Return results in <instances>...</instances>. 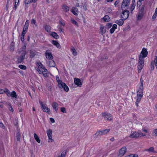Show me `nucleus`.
Listing matches in <instances>:
<instances>
[{
  "label": "nucleus",
  "mask_w": 157,
  "mask_h": 157,
  "mask_svg": "<svg viewBox=\"0 0 157 157\" xmlns=\"http://www.w3.org/2000/svg\"><path fill=\"white\" fill-rule=\"evenodd\" d=\"M148 54V52L147 49L145 48H143L142 49V51L140 53L139 56L145 58L147 56Z\"/></svg>",
  "instance_id": "6"
},
{
  "label": "nucleus",
  "mask_w": 157,
  "mask_h": 157,
  "mask_svg": "<svg viewBox=\"0 0 157 157\" xmlns=\"http://www.w3.org/2000/svg\"><path fill=\"white\" fill-rule=\"evenodd\" d=\"M136 4H131L129 7L130 10H134L135 9Z\"/></svg>",
  "instance_id": "49"
},
{
  "label": "nucleus",
  "mask_w": 157,
  "mask_h": 157,
  "mask_svg": "<svg viewBox=\"0 0 157 157\" xmlns=\"http://www.w3.org/2000/svg\"><path fill=\"white\" fill-rule=\"evenodd\" d=\"M36 0H25V4L26 6V5L28 4L29 3H32L33 2H36Z\"/></svg>",
  "instance_id": "25"
},
{
  "label": "nucleus",
  "mask_w": 157,
  "mask_h": 157,
  "mask_svg": "<svg viewBox=\"0 0 157 157\" xmlns=\"http://www.w3.org/2000/svg\"><path fill=\"white\" fill-rule=\"evenodd\" d=\"M19 52H21V55L20 56H22L23 57H24L25 58V55L26 54V51H19Z\"/></svg>",
  "instance_id": "39"
},
{
  "label": "nucleus",
  "mask_w": 157,
  "mask_h": 157,
  "mask_svg": "<svg viewBox=\"0 0 157 157\" xmlns=\"http://www.w3.org/2000/svg\"><path fill=\"white\" fill-rule=\"evenodd\" d=\"M74 82L75 84L79 87H81L82 85V83L80 79L78 78H75L74 79Z\"/></svg>",
  "instance_id": "8"
},
{
  "label": "nucleus",
  "mask_w": 157,
  "mask_h": 157,
  "mask_svg": "<svg viewBox=\"0 0 157 157\" xmlns=\"http://www.w3.org/2000/svg\"><path fill=\"white\" fill-rule=\"evenodd\" d=\"M62 9L64 12H67L69 11V7L66 5H63L62 6Z\"/></svg>",
  "instance_id": "21"
},
{
  "label": "nucleus",
  "mask_w": 157,
  "mask_h": 157,
  "mask_svg": "<svg viewBox=\"0 0 157 157\" xmlns=\"http://www.w3.org/2000/svg\"><path fill=\"white\" fill-rule=\"evenodd\" d=\"M48 142H52L54 141V140L52 139V136H51V137H48Z\"/></svg>",
  "instance_id": "53"
},
{
  "label": "nucleus",
  "mask_w": 157,
  "mask_h": 157,
  "mask_svg": "<svg viewBox=\"0 0 157 157\" xmlns=\"http://www.w3.org/2000/svg\"><path fill=\"white\" fill-rule=\"evenodd\" d=\"M71 51L72 52V54L75 56H76L77 55V52H76L75 49L74 47H72L71 49Z\"/></svg>",
  "instance_id": "34"
},
{
  "label": "nucleus",
  "mask_w": 157,
  "mask_h": 157,
  "mask_svg": "<svg viewBox=\"0 0 157 157\" xmlns=\"http://www.w3.org/2000/svg\"><path fill=\"white\" fill-rule=\"evenodd\" d=\"M144 14L138 13V14L137 17V19L138 20H140L143 17Z\"/></svg>",
  "instance_id": "36"
},
{
  "label": "nucleus",
  "mask_w": 157,
  "mask_h": 157,
  "mask_svg": "<svg viewBox=\"0 0 157 157\" xmlns=\"http://www.w3.org/2000/svg\"><path fill=\"white\" fill-rule=\"evenodd\" d=\"M52 107L55 110L56 112L57 113L58 110V104L56 102H53L52 104Z\"/></svg>",
  "instance_id": "11"
},
{
  "label": "nucleus",
  "mask_w": 157,
  "mask_h": 157,
  "mask_svg": "<svg viewBox=\"0 0 157 157\" xmlns=\"http://www.w3.org/2000/svg\"><path fill=\"white\" fill-rule=\"evenodd\" d=\"M29 23V20H27L25 22V25L24 26L23 31H24L25 32L27 33L28 29V28Z\"/></svg>",
  "instance_id": "12"
},
{
  "label": "nucleus",
  "mask_w": 157,
  "mask_h": 157,
  "mask_svg": "<svg viewBox=\"0 0 157 157\" xmlns=\"http://www.w3.org/2000/svg\"><path fill=\"white\" fill-rule=\"evenodd\" d=\"M157 16V13L156 12V13H155L152 16V19L154 20L155 19L156 17Z\"/></svg>",
  "instance_id": "56"
},
{
  "label": "nucleus",
  "mask_w": 157,
  "mask_h": 157,
  "mask_svg": "<svg viewBox=\"0 0 157 157\" xmlns=\"http://www.w3.org/2000/svg\"><path fill=\"white\" fill-rule=\"evenodd\" d=\"M155 64V67L157 69V56H155L154 60L152 61L151 63L150 67L151 70L153 71L154 69V64Z\"/></svg>",
  "instance_id": "5"
},
{
  "label": "nucleus",
  "mask_w": 157,
  "mask_h": 157,
  "mask_svg": "<svg viewBox=\"0 0 157 157\" xmlns=\"http://www.w3.org/2000/svg\"><path fill=\"white\" fill-rule=\"evenodd\" d=\"M129 137L132 138H136L139 137H140V132H135L133 133L130 135Z\"/></svg>",
  "instance_id": "7"
},
{
  "label": "nucleus",
  "mask_w": 157,
  "mask_h": 157,
  "mask_svg": "<svg viewBox=\"0 0 157 157\" xmlns=\"http://www.w3.org/2000/svg\"><path fill=\"white\" fill-rule=\"evenodd\" d=\"M16 137L17 140L19 141L20 140L21 135L20 132L18 130L16 133Z\"/></svg>",
  "instance_id": "31"
},
{
  "label": "nucleus",
  "mask_w": 157,
  "mask_h": 157,
  "mask_svg": "<svg viewBox=\"0 0 157 157\" xmlns=\"http://www.w3.org/2000/svg\"><path fill=\"white\" fill-rule=\"evenodd\" d=\"M102 19H103L105 22H109L110 21V18L109 16L107 15H105Z\"/></svg>",
  "instance_id": "28"
},
{
  "label": "nucleus",
  "mask_w": 157,
  "mask_h": 157,
  "mask_svg": "<svg viewBox=\"0 0 157 157\" xmlns=\"http://www.w3.org/2000/svg\"><path fill=\"white\" fill-rule=\"evenodd\" d=\"M25 58L22 56H19L17 58V63H21L22 62Z\"/></svg>",
  "instance_id": "20"
},
{
  "label": "nucleus",
  "mask_w": 157,
  "mask_h": 157,
  "mask_svg": "<svg viewBox=\"0 0 157 157\" xmlns=\"http://www.w3.org/2000/svg\"><path fill=\"white\" fill-rule=\"evenodd\" d=\"M34 137L35 140H36V142L40 143V139H39L38 136L35 133L34 134Z\"/></svg>",
  "instance_id": "30"
},
{
  "label": "nucleus",
  "mask_w": 157,
  "mask_h": 157,
  "mask_svg": "<svg viewBox=\"0 0 157 157\" xmlns=\"http://www.w3.org/2000/svg\"><path fill=\"white\" fill-rule=\"evenodd\" d=\"M60 110L63 113H67L66 109L64 107H61Z\"/></svg>",
  "instance_id": "50"
},
{
  "label": "nucleus",
  "mask_w": 157,
  "mask_h": 157,
  "mask_svg": "<svg viewBox=\"0 0 157 157\" xmlns=\"http://www.w3.org/2000/svg\"><path fill=\"white\" fill-rule=\"evenodd\" d=\"M31 23L32 24H35L36 23V20L34 19H32L31 20Z\"/></svg>",
  "instance_id": "59"
},
{
  "label": "nucleus",
  "mask_w": 157,
  "mask_h": 157,
  "mask_svg": "<svg viewBox=\"0 0 157 157\" xmlns=\"http://www.w3.org/2000/svg\"><path fill=\"white\" fill-rule=\"evenodd\" d=\"M115 29L113 27L110 30V33L111 34H113L114 32Z\"/></svg>",
  "instance_id": "55"
},
{
  "label": "nucleus",
  "mask_w": 157,
  "mask_h": 157,
  "mask_svg": "<svg viewBox=\"0 0 157 157\" xmlns=\"http://www.w3.org/2000/svg\"><path fill=\"white\" fill-rule=\"evenodd\" d=\"M144 6H142L141 8L140 9L139 13H143L144 11Z\"/></svg>",
  "instance_id": "47"
},
{
  "label": "nucleus",
  "mask_w": 157,
  "mask_h": 157,
  "mask_svg": "<svg viewBox=\"0 0 157 157\" xmlns=\"http://www.w3.org/2000/svg\"><path fill=\"white\" fill-rule=\"evenodd\" d=\"M9 110L10 111L13 112V109L12 106L11 105V104H9Z\"/></svg>",
  "instance_id": "54"
},
{
  "label": "nucleus",
  "mask_w": 157,
  "mask_h": 157,
  "mask_svg": "<svg viewBox=\"0 0 157 157\" xmlns=\"http://www.w3.org/2000/svg\"><path fill=\"white\" fill-rule=\"evenodd\" d=\"M58 83V86L60 88H63V85H64V84L65 83H64L62 82V81H61L60 82H59V83Z\"/></svg>",
  "instance_id": "42"
},
{
  "label": "nucleus",
  "mask_w": 157,
  "mask_h": 157,
  "mask_svg": "<svg viewBox=\"0 0 157 157\" xmlns=\"http://www.w3.org/2000/svg\"><path fill=\"white\" fill-rule=\"evenodd\" d=\"M14 43L13 42H12L10 44V50L11 51H13L14 50Z\"/></svg>",
  "instance_id": "40"
},
{
  "label": "nucleus",
  "mask_w": 157,
  "mask_h": 157,
  "mask_svg": "<svg viewBox=\"0 0 157 157\" xmlns=\"http://www.w3.org/2000/svg\"><path fill=\"white\" fill-rule=\"evenodd\" d=\"M71 22L73 24L75 25L77 27L78 26V22L75 20L74 19L72 18L71 19Z\"/></svg>",
  "instance_id": "38"
},
{
  "label": "nucleus",
  "mask_w": 157,
  "mask_h": 157,
  "mask_svg": "<svg viewBox=\"0 0 157 157\" xmlns=\"http://www.w3.org/2000/svg\"><path fill=\"white\" fill-rule=\"evenodd\" d=\"M18 67L21 69L24 70H25L26 69V67L25 66L22 65H19L18 66Z\"/></svg>",
  "instance_id": "45"
},
{
  "label": "nucleus",
  "mask_w": 157,
  "mask_h": 157,
  "mask_svg": "<svg viewBox=\"0 0 157 157\" xmlns=\"http://www.w3.org/2000/svg\"><path fill=\"white\" fill-rule=\"evenodd\" d=\"M139 60H138V63H142L143 64H144V58L141 57L140 56H139Z\"/></svg>",
  "instance_id": "26"
},
{
  "label": "nucleus",
  "mask_w": 157,
  "mask_h": 157,
  "mask_svg": "<svg viewBox=\"0 0 157 157\" xmlns=\"http://www.w3.org/2000/svg\"><path fill=\"white\" fill-rule=\"evenodd\" d=\"M142 98V97L137 96L136 100V101L137 102H140Z\"/></svg>",
  "instance_id": "51"
},
{
  "label": "nucleus",
  "mask_w": 157,
  "mask_h": 157,
  "mask_svg": "<svg viewBox=\"0 0 157 157\" xmlns=\"http://www.w3.org/2000/svg\"><path fill=\"white\" fill-rule=\"evenodd\" d=\"M50 35L56 39H58L59 37V36L55 32H52Z\"/></svg>",
  "instance_id": "23"
},
{
  "label": "nucleus",
  "mask_w": 157,
  "mask_h": 157,
  "mask_svg": "<svg viewBox=\"0 0 157 157\" xmlns=\"http://www.w3.org/2000/svg\"><path fill=\"white\" fill-rule=\"evenodd\" d=\"M4 93L6 94L9 97L10 92L9 90L7 88H5L4 89Z\"/></svg>",
  "instance_id": "29"
},
{
  "label": "nucleus",
  "mask_w": 157,
  "mask_h": 157,
  "mask_svg": "<svg viewBox=\"0 0 157 157\" xmlns=\"http://www.w3.org/2000/svg\"><path fill=\"white\" fill-rule=\"evenodd\" d=\"M120 1L119 0H117L115 1L114 3V5L116 6L119 3Z\"/></svg>",
  "instance_id": "62"
},
{
  "label": "nucleus",
  "mask_w": 157,
  "mask_h": 157,
  "mask_svg": "<svg viewBox=\"0 0 157 157\" xmlns=\"http://www.w3.org/2000/svg\"><path fill=\"white\" fill-rule=\"evenodd\" d=\"M45 55L46 58L48 59L49 60L52 59L53 58L51 52H46Z\"/></svg>",
  "instance_id": "13"
},
{
  "label": "nucleus",
  "mask_w": 157,
  "mask_h": 157,
  "mask_svg": "<svg viewBox=\"0 0 157 157\" xmlns=\"http://www.w3.org/2000/svg\"><path fill=\"white\" fill-rule=\"evenodd\" d=\"M46 133L48 137H50L51 136H52V131L51 129H49L47 130Z\"/></svg>",
  "instance_id": "32"
},
{
  "label": "nucleus",
  "mask_w": 157,
  "mask_h": 157,
  "mask_svg": "<svg viewBox=\"0 0 157 157\" xmlns=\"http://www.w3.org/2000/svg\"><path fill=\"white\" fill-rule=\"evenodd\" d=\"M63 89L64 91H66V92H68L69 91V88L68 87V86L66 85L65 83L64 84V85H63Z\"/></svg>",
  "instance_id": "41"
},
{
  "label": "nucleus",
  "mask_w": 157,
  "mask_h": 157,
  "mask_svg": "<svg viewBox=\"0 0 157 157\" xmlns=\"http://www.w3.org/2000/svg\"><path fill=\"white\" fill-rule=\"evenodd\" d=\"M0 127L4 129L5 128V126L0 121Z\"/></svg>",
  "instance_id": "58"
},
{
  "label": "nucleus",
  "mask_w": 157,
  "mask_h": 157,
  "mask_svg": "<svg viewBox=\"0 0 157 157\" xmlns=\"http://www.w3.org/2000/svg\"><path fill=\"white\" fill-rule=\"evenodd\" d=\"M83 8L84 10L86 11L87 10V5L86 3H85L84 4L83 6Z\"/></svg>",
  "instance_id": "60"
},
{
  "label": "nucleus",
  "mask_w": 157,
  "mask_h": 157,
  "mask_svg": "<svg viewBox=\"0 0 157 157\" xmlns=\"http://www.w3.org/2000/svg\"><path fill=\"white\" fill-rule=\"evenodd\" d=\"M43 69L44 71H43V73H42V74L44 76L45 78L48 77V71L47 69L45 68V67Z\"/></svg>",
  "instance_id": "19"
},
{
  "label": "nucleus",
  "mask_w": 157,
  "mask_h": 157,
  "mask_svg": "<svg viewBox=\"0 0 157 157\" xmlns=\"http://www.w3.org/2000/svg\"><path fill=\"white\" fill-rule=\"evenodd\" d=\"M56 80L58 83H59V82H60L62 81L60 80L59 79V77L58 75L57 76H56Z\"/></svg>",
  "instance_id": "57"
},
{
  "label": "nucleus",
  "mask_w": 157,
  "mask_h": 157,
  "mask_svg": "<svg viewBox=\"0 0 157 157\" xmlns=\"http://www.w3.org/2000/svg\"><path fill=\"white\" fill-rule=\"evenodd\" d=\"M10 96L13 98H17V95L16 93L14 91H13L12 92L10 93Z\"/></svg>",
  "instance_id": "24"
},
{
  "label": "nucleus",
  "mask_w": 157,
  "mask_h": 157,
  "mask_svg": "<svg viewBox=\"0 0 157 157\" xmlns=\"http://www.w3.org/2000/svg\"><path fill=\"white\" fill-rule=\"evenodd\" d=\"M52 43L59 48H61L59 44L57 41L53 40H52Z\"/></svg>",
  "instance_id": "16"
},
{
  "label": "nucleus",
  "mask_w": 157,
  "mask_h": 157,
  "mask_svg": "<svg viewBox=\"0 0 157 157\" xmlns=\"http://www.w3.org/2000/svg\"><path fill=\"white\" fill-rule=\"evenodd\" d=\"M4 94V89L0 88V94Z\"/></svg>",
  "instance_id": "64"
},
{
  "label": "nucleus",
  "mask_w": 157,
  "mask_h": 157,
  "mask_svg": "<svg viewBox=\"0 0 157 157\" xmlns=\"http://www.w3.org/2000/svg\"><path fill=\"white\" fill-rule=\"evenodd\" d=\"M112 26V24L110 23H108L106 25V28L107 29H110Z\"/></svg>",
  "instance_id": "48"
},
{
  "label": "nucleus",
  "mask_w": 157,
  "mask_h": 157,
  "mask_svg": "<svg viewBox=\"0 0 157 157\" xmlns=\"http://www.w3.org/2000/svg\"><path fill=\"white\" fill-rule=\"evenodd\" d=\"M127 148L125 147H123L119 150V154L120 155H123L126 152Z\"/></svg>",
  "instance_id": "10"
},
{
  "label": "nucleus",
  "mask_w": 157,
  "mask_h": 157,
  "mask_svg": "<svg viewBox=\"0 0 157 157\" xmlns=\"http://www.w3.org/2000/svg\"><path fill=\"white\" fill-rule=\"evenodd\" d=\"M154 148L153 147H150L148 149H146L145 151L149 152H153L154 151Z\"/></svg>",
  "instance_id": "43"
},
{
  "label": "nucleus",
  "mask_w": 157,
  "mask_h": 157,
  "mask_svg": "<svg viewBox=\"0 0 157 157\" xmlns=\"http://www.w3.org/2000/svg\"><path fill=\"white\" fill-rule=\"evenodd\" d=\"M131 157H138V155L137 154H130Z\"/></svg>",
  "instance_id": "61"
},
{
  "label": "nucleus",
  "mask_w": 157,
  "mask_h": 157,
  "mask_svg": "<svg viewBox=\"0 0 157 157\" xmlns=\"http://www.w3.org/2000/svg\"><path fill=\"white\" fill-rule=\"evenodd\" d=\"M124 20H123V19H120L116 21L115 22L117 24L120 26H122L124 24Z\"/></svg>",
  "instance_id": "14"
},
{
  "label": "nucleus",
  "mask_w": 157,
  "mask_h": 157,
  "mask_svg": "<svg viewBox=\"0 0 157 157\" xmlns=\"http://www.w3.org/2000/svg\"><path fill=\"white\" fill-rule=\"evenodd\" d=\"M26 33V32H25L24 31H22L20 36V40L22 42H23L24 41V37Z\"/></svg>",
  "instance_id": "18"
},
{
  "label": "nucleus",
  "mask_w": 157,
  "mask_h": 157,
  "mask_svg": "<svg viewBox=\"0 0 157 157\" xmlns=\"http://www.w3.org/2000/svg\"><path fill=\"white\" fill-rule=\"evenodd\" d=\"M110 131L109 129H105L102 130H99L95 134L93 135L94 138H97L98 136H101L105 134H106L109 132Z\"/></svg>",
  "instance_id": "2"
},
{
  "label": "nucleus",
  "mask_w": 157,
  "mask_h": 157,
  "mask_svg": "<svg viewBox=\"0 0 157 157\" xmlns=\"http://www.w3.org/2000/svg\"><path fill=\"white\" fill-rule=\"evenodd\" d=\"M50 121L52 123H54L55 122V121L54 118L51 117L50 118Z\"/></svg>",
  "instance_id": "63"
},
{
  "label": "nucleus",
  "mask_w": 157,
  "mask_h": 157,
  "mask_svg": "<svg viewBox=\"0 0 157 157\" xmlns=\"http://www.w3.org/2000/svg\"><path fill=\"white\" fill-rule=\"evenodd\" d=\"M144 64L141 63H138V65L137 68L138 69V72L140 73L141 71V70L143 68Z\"/></svg>",
  "instance_id": "17"
},
{
  "label": "nucleus",
  "mask_w": 157,
  "mask_h": 157,
  "mask_svg": "<svg viewBox=\"0 0 157 157\" xmlns=\"http://www.w3.org/2000/svg\"><path fill=\"white\" fill-rule=\"evenodd\" d=\"M37 64L38 65V66L40 67L41 68L43 69L45 67L40 62H37Z\"/></svg>",
  "instance_id": "44"
},
{
  "label": "nucleus",
  "mask_w": 157,
  "mask_h": 157,
  "mask_svg": "<svg viewBox=\"0 0 157 157\" xmlns=\"http://www.w3.org/2000/svg\"><path fill=\"white\" fill-rule=\"evenodd\" d=\"M130 3L129 0H123L122 3L121 8L122 10L121 14V17L125 20L127 19L129 14V12L127 10Z\"/></svg>",
  "instance_id": "1"
},
{
  "label": "nucleus",
  "mask_w": 157,
  "mask_h": 157,
  "mask_svg": "<svg viewBox=\"0 0 157 157\" xmlns=\"http://www.w3.org/2000/svg\"><path fill=\"white\" fill-rule=\"evenodd\" d=\"M39 103L43 112L47 113L48 114H50V109L46 106L45 104H43L42 102L39 101Z\"/></svg>",
  "instance_id": "3"
},
{
  "label": "nucleus",
  "mask_w": 157,
  "mask_h": 157,
  "mask_svg": "<svg viewBox=\"0 0 157 157\" xmlns=\"http://www.w3.org/2000/svg\"><path fill=\"white\" fill-rule=\"evenodd\" d=\"M45 30L48 32H50L51 30V27L49 25H46L45 27Z\"/></svg>",
  "instance_id": "37"
},
{
  "label": "nucleus",
  "mask_w": 157,
  "mask_h": 157,
  "mask_svg": "<svg viewBox=\"0 0 157 157\" xmlns=\"http://www.w3.org/2000/svg\"><path fill=\"white\" fill-rule=\"evenodd\" d=\"M102 115L105 120L111 121L112 119V116L108 113H102Z\"/></svg>",
  "instance_id": "4"
},
{
  "label": "nucleus",
  "mask_w": 157,
  "mask_h": 157,
  "mask_svg": "<svg viewBox=\"0 0 157 157\" xmlns=\"http://www.w3.org/2000/svg\"><path fill=\"white\" fill-rule=\"evenodd\" d=\"M101 32V34H103L106 32V30L105 27L102 25L100 27Z\"/></svg>",
  "instance_id": "27"
},
{
  "label": "nucleus",
  "mask_w": 157,
  "mask_h": 157,
  "mask_svg": "<svg viewBox=\"0 0 157 157\" xmlns=\"http://www.w3.org/2000/svg\"><path fill=\"white\" fill-rule=\"evenodd\" d=\"M144 88L142 87H140L139 89L137 92V96L143 97V91Z\"/></svg>",
  "instance_id": "9"
},
{
  "label": "nucleus",
  "mask_w": 157,
  "mask_h": 157,
  "mask_svg": "<svg viewBox=\"0 0 157 157\" xmlns=\"http://www.w3.org/2000/svg\"><path fill=\"white\" fill-rule=\"evenodd\" d=\"M56 65L55 61L52 59L49 60V66L50 67H54Z\"/></svg>",
  "instance_id": "15"
},
{
  "label": "nucleus",
  "mask_w": 157,
  "mask_h": 157,
  "mask_svg": "<svg viewBox=\"0 0 157 157\" xmlns=\"http://www.w3.org/2000/svg\"><path fill=\"white\" fill-rule=\"evenodd\" d=\"M22 105L21 103H18L17 104V107L19 111L20 112H22Z\"/></svg>",
  "instance_id": "35"
},
{
  "label": "nucleus",
  "mask_w": 157,
  "mask_h": 157,
  "mask_svg": "<svg viewBox=\"0 0 157 157\" xmlns=\"http://www.w3.org/2000/svg\"><path fill=\"white\" fill-rule=\"evenodd\" d=\"M152 135L153 136H157V129H154L152 133Z\"/></svg>",
  "instance_id": "46"
},
{
  "label": "nucleus",
  "mask_w": 157,
  "mask_h": 157,
  "mask_svg": "<svg viewBox=\"0 0 157 157\" xmlns=\"http://www.w3.org/2000/svg\"><path fill=\"white\" fill-rule=\"evenodd\" d=\"M36 52L35 51L30 50L29 51L30 54V57L31 58L34 57L36 55Z\"/></svg>",
  "instance_id": "22"
},
{
  "label": "nucleus",
  "mask_w": 157,
  "mask_h": 157,
  "mask_svg": "<svg viewBox=\"0 0 157 157\" xmlns=\"http://www.w3.org/2000/svg\"><path fill=\"white\" fill-rule=\"evenodd\" d=\"M141 1L139 0L137 2V6L138 7H140L141 5Z\"/></svg>",
  "instance_id": "52"
},
{
  "label": "nucleus",
  "mask_w": 157,
  "mask_h": 157,
  "mask_svg": "<svg viewBox=\"0 0 157 157\" xmlns=\"http://www.w3.org/2000/svg\"><path fill=\"white\" fill-rule=\"evenodd\" d=\"M19 0H15L13 9L16 10L17 8V5H18Z\"/></svg>",
  "instance_id": "33"
}]
</instances>
